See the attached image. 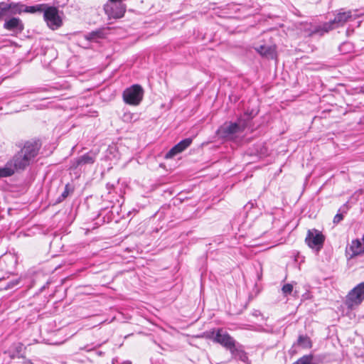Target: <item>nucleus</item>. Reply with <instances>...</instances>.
<instances>
[{
    "label": "nucleus",
    "instance_id": "1",
    "mask_svg": "<svg viewBox=\"0 0 364 364\" xmlns=\"http://www.w3.org/2000/svg\"><path fill=\"white\" fill-rule=\"evenodd\" d=\"M39 145L36 142H26L23 147L11 159L6 162L9 168L15 172L24 170L31 161L38 155Z\"/></svg>",
    "mask_w": 364,
    "mask_h": 364
},
{
    "label": "nucleus",
    "instance_id": "2",
    "mask_svg": "<svg viewBox=\"0 0 364 364\" xmlns=\"http://www.w3.org/2000/svg\"><path fill=\"white\" fill-rule=\"evenodd\" d=\"M351 18L352 12L350 11H345L341 9L337 11L333 20L324 23L322 26L315 27L309 35L318 34L323 36L331 30L343 26Z\"/></svg>",
    "mask_w": 364,
    "mask_h": 364
},
{
    "label": "nucleus",
    "instance_id": "3",
    "mask_svg": "<svg viewBox=\"0 0 364 364\" xmlns=\"http://www.w3.org/2000/svg\"><path fill=\"white\" fill-rule=\"evenodd\" d=\"M43 13L44 20L50 28L56 30L62 26L63 20L56 7L46 4Z\"/></svg>",
    "mask_w": 364,
    "mask_h": 364
},
{
    "label": "nucleus",
    "instance_id": "4",
    "mask_svg": "<svg viewBox=\"0 0 364 364\" xmlns=\"http://www.w3.org/2000/svg\"><path fill=\"white\" fill-rule=\"evenodd\" d=\"M143 89L139 85L127 88L123 92L124 101L131 105H138L143 97Z\"/></svg>",
    "mask_w": 364,
    "mask_h": 364
},
{
    "label": "nucleus",
    "instance_id": "5",
    "mask_svg": "<svg viewBox=\"0 0 364 364\" xmlns=\"http://www.w3.org/2000/svg\"><path fill=\"white\" fill-rule=\"evenodd\" d=\"M24 4L21 2H0V19L23 13Z\"/></svg>",
    "mask_w": 364,
    "mask_h": 364
},
{
    "label": "nucleus",
    "instance_id": "6",
    "mask_svg": "<svg viewBox=\"0 0 364 364\" xmlns=\"http://www.w3.org/2000/svg\"><path fill=\"white\" fill-rule=\"evenodd\" d=\"M364 300V282L358 284L347 295L346 304L353 309L358 306Z\"/></svg>",
    "mask_w": 364,
    "mask_h": 364
},
{
    "label": "nucleus",
    "instance_id": "7",
    "mask_svg": "<svg viewBox=\"0 0 364 364\" xmlns=\"http://www.w3.org/2000/svg\"><path fill=\"white\" fill-rule=\"evenodd\" d=\"M305 241L310 248L318 252L323 246L325 237L321 232L316 229L309 230H308Z\"/></svg>",
    "mask_w": 364,
    "mask_h": 364
},
{
    "label": "nucleus",
    "instance_id": "8",
    "mask_svg": "<svg viewBox=\"0 0 364 364\" xmlns=\"http://www.w3.org/2000/svg\"><path fill=\"white\" fill-rule=\"evenodd\" d=\"M104 11L109 19H117L123 17L125 7L121 2H109L104 6Z\"/></svg>",
    "mask_w": 364,
    "mask_h": 364
},
{
    "label": "nucleus",
    "instance_id": "9",
    "mask_svg": "<svg viewBox=\"0 0 364 364\" xmlns=\"http://www.w3.org/2000/svg\"><path fill=\"white\" fill-rule=\"evenodd\" d=\"M4 28L15 33H20L23 31L24 25L19 18L12 16L5 19Z\"/></svg>",
    "mask_w": 364,
    "mask_h": 364
},
{
    "label": "nucleus",
    "instance_id": "10",
    "mask_svg": "<svg viewBox=\"0 0 364 364\" xmlns=\"http://www.w3.org/2000/svg\"><path fill=\"white\" fill-rule=\"evenodd\" d=\"M214 341L228 348L229 350L235 346V341L223 329H218L214 338Z\"/></svg>",
    "mask_w": 364,
    "mask_h": 364
},
{
    "label": "nucleus",
    "instance_id": "11",
    "mask_svg": "<svg viewBox=\"0 0 364 364\" xmlns=\"http://www.w3.org/2000/svg\"><path fill=\"white\" fill-rule=\"evenodd\" d=\"M244 128L237 123H230L221 127L218 129V134L222 137H230L232 134L242 132Z\"/></svg>",
    "mask_w": 364,
    "mask_h": 364
},
{
    "label": "nucleus",
    "instance_id": "12",
    "mask_svg": "<svg viewBox=\"0 0 364 364\" xmlns=\"http://www.w3.org/2000/svg\"><path fill=\"white\" fill-rule=\"evenodd\" d=\"M192 143L191 138L185 139L172 147L165 155L166 159H172L176 155L181 153Z\"/></svg>",
    "mask_w": 364,
    "mask_h": 364
},
{
    "label": "nucleus",
    "instance_id": "13",
    "mask_svg": "<svg viewBox=\"0 0 364 364\" xmlns=\"http://www.w3.org/2000/svg\"><path fill=\"white\" fill-rule=\"evenodd\" d=\"M96 155L94 153H87L72 162V168H76L80 166L92 164L95 161Z\"/></svg>",
    "mask_w": 364,
    "mask_h": 364
},
{
    "label": "nucleus",
    "instance_id": "14",
    "mask_svg": "<svg viewBox=\"0 0 364 364\" xmlns=\"http://www.w3.org/2000/svg\"><path fill=\"white\" fill-rule=\"evenodd\" d=\"M26 348L21 343H14L10 350V358L11 359H14L15 358H24L23 351Z\"/></svg>",
    "mask_w": 364,
    "mask_h": 364
},
{
    "label": "nucleus",
    "instance_id": "15",
    "mask_svg": "<svg viewBox=\"0 0 364 364\" xmlns=\"http://www.w3.org/2000/svg\"><path fill=\"white\" fill-rule=\"evenodd\" d=\"M257 51L267 58H274L276 55L275 46H260Z\"/></svg>",
    "mask_w": 364,
    "mask_h": 364
},
{
    "label": "nucleus",
    "instance_id": "16",
    "mask_svg": "<svg viewBox=\"0 0 364 364\" xmlns=\"http://www.w3.org/2000/svg\"><path fill=\"white\" fill-rule=\"evenodd\" d=\"M349 250L352 252L350 257L359 255L364 252L363 242L359 240H354L351 242Z\"/></svg>",
    "mask_w": 364,
    "mask_h": 364
},
{
    "label": "nucleus",
    "instance_id": "17",
    "mask_svg": "<svg viewBox=\"0 0 364 364\" xmlns=\"http://www.w3.org/2000/svg\"><path fill=\"white\" fill-rule=\"evenodd\" d=\"M230 350L235 359L240 360L244 363L247 361L248 357L244 350L236 348L235 346L232 348H231Z\"/></svg>",
    "mask_w": 364,
    "mask_h": 364
},
{
    "label": "nucleus",
    "instance_id": "18",
    "mask_svg": "<svg viewBox=\"0 0 364 364\" xmlns=\"http://www.w3.org/2000/svg\"><path fill=\"white\" fill-rule=\"evenodd\" d=\"M46 5V4H37L35 6H29L24 5L23 13L34 14L36 12H40V13L43 12Z\"/></svg>",
    "mask_w": 364,
    "mask_h": 364
},
{
    "label": "nucleus",
    "instance_id": "19",
    "mask_svg": "<svg viewBox=\"0 0 364 364\" xmlns=\"http://www.w3.org/2000/svg\"><path fill=\"white\" fill-rule=\"evenodd\" d=\"M313 355H304L296 361H295L293 364H312Z\"/></svg>",
    "mask_w": 364,
    "mask_h": 364
},
{
    "label": "nucleus",
    "instance_id": "20",
    "mask_svg": "<svg viewBox=\"0 0 364 364\" xmlns=\"http://www.w3.org/2000/svg\"><path fill=\"white\" fill-rule=\"evenodd\" d=\"M13 175V170L9 168L7 164L0 168V178L9 177Z\"/></svg>",
    "mask_w": 364,
    "mask_h": 364
},
{
    "label": "nucleus",
    "instance_id": "21",
    "mask_svg": "<svg viewBox=\"0 0 364 364\" xmlns=\"http://www.w3.org/2000/svg\"><path fill=\"white\" fill-rule=\"evenodd\" d=\"M298 343L303 346L305 348H311V343L310 339L307 336H299L298 338Z\"/></svg>",
    "mask_w": 364,
    "mask_h": 364
},
{
    "label": "nucleus",
    "instance_id": "22",
    "mask_svg": "<svg viewBox=\"0 0 364 364\" xmlns=\"http://www.w3.org/2000/svg\"><path fill=\"white\" fill-rule=\"evenodd\" d=\"M102 37V31H92L86 35V39L89 41L95 40L98 38Z\"/></svg>",
    "mask_w": 364,
    "mask_h": 364
},
{
    "label": "nucleus",
    "instance_id": "23",
    "mask_svg": "<svg viewBox=\"0 0 364 364\" xmlns=\"http://www.w3.org/2000/svg\"><path fill=\"white\" fill-rule=\"evenodd\" d=\"M293 288L294 287L291 284H284L282 288V294L284 296H287V295L291 294L293 291Z\"/></svg>",
    "mask_w": 364,
    "mask_h": 364
},
{
    "label": "nucleus",
    "instance_id": "24",
    "mask_svg": "<svg viewBox=\"0 0 364 364\" xmlns=\"http://www.w3.org/2000/svg\"><path fill=\"white\" fill-rule=\"evenodd\" d=\"M215 333H216L215 332L214 330L206 331V332L203 333L202 337L205 338L213 339L214 341Z\"/></svg>",
    "mask_w": 364,
    "mask_h": 364
},
{
    "label": "nucleus",
    "instance_id": "25",
    "mask_svg": "<svg viewBox=\"0 0 364 364\" xmlns=\"http://www.w3.org/2000/svg\"><path fill=\"white\" fill-rule=\"evenodd\" d=\"M70 191L69 185H66L64 191L61 194V198L60 200H64L65 198H67L69 195Z\"/></svg>",
    "mask_w": 364,
    "mask_h": 364
},
{
    "label": "nucleus",
    "instance_id": "26",
    "mask_svg": "<svg viewBox=\"0 0 364 364\" xmlns=\"http://www.w3.org/2000/svg\"><path fill=\"white\" fill-rule=\"evenodd\" d=\"M133 117H134V114L132 113H130V112L124 113V114L123 115V120L125 122H130V121H132Z\"/></svg>",
    "mask_w": 364,
    "mask_h": 364
},
{
    "label": "nucleus",
    "instance_id": "27",
    "mask_svg": "<svg viewBox=\"0 0 364 364\" xmlns=\"http://www.w3.org/2000/svg\"><path fill=\"white\" fill-rule=\"evenodd\" d=\"M343 220V215L342 214H336L333 218V223H339L341 220Z\"/></svg>",
    "mask_w": 364,
    "mask_h": 364
},
{
    "label": "nucleus",
    "instance_id": "28",
    "mask_svg": "<svg viewBox=\"0 0 364 364\" xmlns=\"http://www.w3.org/2000/svg\"><path fill=\"white\" fill-rule=\"evenodd\" d=\"M18 284V280H15V281H12L11 282H9L7 286H6V289H11V288H13L14 286L17 285Z\"/></svg>",
    "mask_w": 364,
    "mask_h": 364
},
{
    "label": "nucleus",
    "instance_id": "29",
    "mask_svg": "<svg viewBox=\"0 0 364 364\" xmlns=\"http://www.w3.org/2000/svg\"><path fill=\"white\" fill-rule=\"evenodd\" d=\"M121 364H132V362L127 360V361H124V362L122 363Z\"/></svg>",
    "mask_w": 364,
    "mask_h": 364
},
{
    "label": "nucleus",
    "instance_id": "30",
    "mask_svg": "<svg viewBox=\"0 0 364 364\" xmlns=\"http://www.w3.org/2000/svg\"><path fill=\"white\" fill-rule=\"evenodd\" d=\"M116 363H117V359H113L112 360V364H115Z\"/></svg>",
    "mask_w": 364,
    "mask_h": 364
},
{
    "label": "nucleus",
    "instance_id": "31",
    "mask_svg": "<svg viewBox=\"0 0 364 364\" xmlns=\"http://www.w3.org/2000/svg\"><path fill=\"white\" fill-rule=\"evenodd\" d=\"M109 2H119L118 0H109Z\"/></svg>",
    "mask_w": 364,
    "mask_h": 364
},
{
    "label": "nucleus",
    "instance_id": "32",
    "mask_svg": "<svg viewBox=\"0 0 364 364\" xmlns=\"http://www.w3.org/2000/svg\"><path fill=\"white\" fill-rule=\"evenodd\" d=\"M27 363H28V364H33L31 360H28Z\"/></svg>",
    "mask_w": 364,
    "mask_h": 364
}]
</instances>
